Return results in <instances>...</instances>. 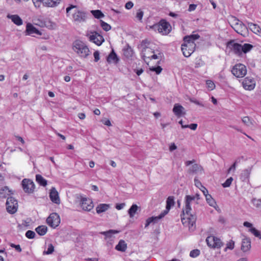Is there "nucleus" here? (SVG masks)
Segmentation results:
<instances>
[{
	"mask_svg": "<svg viewBox=\"0 0 261 261\" xmlns=\"http://www.w3.org/2000/svg\"><path fill=\"white\" fill-rule=\"evenodd\" d=\"M232 73L237 77H242L247 73L246 66L242 64H238L233 66L231 70Z\"/></svg>",
	"mask_w": 261,
	"mask_h": 261,
	"instance_id": "obj_6",
	"label": "nucleus"
},
{
	"mask_svg": "<svg viewBox=\"0 0 261 261\" xmlns=\"http://www.w3.org/2000/svg\"><path fill=\"white\" fill-rule=\"evenodd\" d=\"M138 208V206L135 204H134L131 206L128 211V214L130 218H133Z\"/></svg>",
	"mask_w": 261,
	"mask_h": 261,
	"instance_id": "obj_34",
	"label": "nucleus"
},
{
	"mask_svg": "<svg viewBox=\"0 0 261 261\" xmlns=\"http://www.w3.org/2000/svg\"><path fill=\"white\" fill-rule=\"evenodd\" d=\"M237 165V161H236L231 166V167L229 168L228 170V172L229 173L231 170H234L236 168V166Z\"/></svg>",
	"mask_w": 261,
	"mask_h": 261,
	"instance_id": "obj_64",
	"label": "nucleus"
},
{
	"mask_svg": "<svg viewBox=\"0 0 261 261\" xmlns=\"http://www.w3.org/2000/svg\"><path fill=\"white\" fill-rule=\"evenodd\" d=\"M49 198L51 201L56 204L60 203V200L58 192L55 187H52L49 193Z\"/></svg>",
	"mask_w": 261,
	"mask_h": 261,
	"instance_id": "obj_16",
	"label": "nucleus"
},
{
	"mask_svg": "<svg viewBox=\"0 0 261 261\" xmlns=\"http://www.w3.org/2000/svg\"><path fill=\"white\" fill-rule=\"evenodd\" d=\"M200 37V36L196 34H192L189 36H185L184 38V41L186 42H194L195 40H197L199 39Z\"/></svg>",
	"mask_w": 261,
	"mask_h": 261,
	"instance_id": "obj_30",
	"label": "nucleus"
},
{
	"mask_svg": "<svg viewBox=\"0 0 261 261\" xmlns=\"http://www.w3.org/2000/svg\"><path fill=\"white\" fill-rule=\"evenodd\" d=\"M251 169V167H249L242 171L240 175V179L242 181L246 182L249 181Z\"/></svg>",
	"mask_w": 261,
	"mask_h": 261,
	"instance_id": "obj_19",
	"label": "nucleus"
},
{
	"mask_svg": "<svg viewBox=\"0 0 261 261\" xmlns=\"http://www.w3.org/2000/svg\"><path fill=\"white\" fill-rule=\"evenodd\" d=\"M197 127V124L196 123H192L190 125H186L185 126H182V128H190L192 130H195Z\"/></svg>",
	"mask_w": 261,
	"mask_h": 261,
	"instance_id": "obj_52",
	"label": "nucleus"
},
{
	"mask_svg": "<svg viewBox=\"0 0 261 261\" xmlns=\"http://www.w3.org/2000/svg\"><path fill=\"white\" fill-rule=\"evenodd\" d=\"M242 120L244 124L247 126L250 127L253 125L252 120H251L250 118L248 117H244L242 119Z\"/></svg>",
	"mask_w": 261,
	"mask_h": 261,
	"instance_id": "obj_38",
	"label": "nucleus"
},
{
	"mask_svg": "<svg viewBox=\"0 0 261 261\" xmlns=\"http://www.w3.org/2000/svg\"><path fill=\"white\" fill-rule=\"evenodd\" d=\"M232 180H233L232 177H230L228 178V179H226V180L223 184H222V186L224 188L229 187L230 186V185L231 184Z\"/></svg>",
	"mask_w": 261,
	"mask_h": 261,
	"instance_id": "obj_48",
	"label": "nucleus"
},
{
	"mask_svg": "<svg viewBox=\"0 0 261 261\" xmlns=\"http://www.w3.org/2000/svg\"><path fill=\"white\" fill-rule=\"evenodd\" d=\"M36 180L40 186L43 187H45L47 184V181L40 174L36 175Z\"/></svg>",
	"mask_w": 261,
	"mask_h": 261,
	"instance_id": "obj_31",
	"label": "nucleus"
},
{
	"mask_svg": "<svg viewBox=\"0 0 261 261\" xmlns=\"http://www.w3.org/2000/svg\"><path fill=\"white\" fill-rule=\"evenodd\" d=\"M11 191L9 189L8 187H5L0 190V197L6 198L7 196L10 194Z\"/></svg>",
	"mask_w": 261,
	"mask_h": 261,
	"instance_id": "obj_32",
	"label": "nucleus"
},
{
	"mask_svg": "<svg viewBox=\"0 0 261 261\" xmlns=\"http://www.w3.org/2000/svg\"><path fill=\"white\" fill-rule=\"evenodd\" d=\"M61 0H43V6L47 7H56L59 5Z\"/></svg>",
	"mask_w": 261,
	"mask_h": 261,
	"instance_id": "obj_21",
	"label": "nucleus"
},
{
	"mask_svg": "<svg viewBox=\"0 0 261 261\" xmlns=\"http://www.w3.org/2000/svg\"><path fill=\"white\" fill-rule=\"evenodd\" d=\"M190 101L197 105L200 106V107H205L204 105L202 102H201L194 98H190Z\"/></svg>",
	"mask_w": 261,
	"mask_h": 261,
	"instance_id": "obj_51",
	"label": "nucleus"
},
{
	"mask_svg": "<svg viewBox=\"0 0 261 261\" xmlns=\"http://www.w3.org/2000/svg\"><path fill=\"white\" fill-rule=\"evenodd\" d=\"M119 231L110 229L108 231L101 232L100 233L105 236L106 237H111L112 234L117 233Z\"/></svg>",
	"mask_w": 261,
	"mask_h": 261,
	"instance_id": "obj_39",
	"label": "nucleus"
},
{
	"mask_svg": "<svg viewBox=\"0 0 261 261\" xmlns=\"http://www.w3.org/2000/svg\"><path fill=\"white\" fill-rule=\"evenodd\" d=\"M196 7H197L196 5L190 4L189 7L188 11L190 12L193 11L196 9Z\"/></svg>",
	"mask_w": 261,
	"mask_h": 261,
	"instance_id": "obj_63",
	"label": "nucleus"
},
{
	"mask_svg": "<svg viewBox=\"0 0 261 261\" xmlns=\"http://www.w3.org/2000/svg\"><path fill=\"white\" fill-rule=\"evenodd\" d=\"M200 254V250L198 249H194L191 251L190 256L191 257H196Z\"/></svg>",
	"mask_w": 261,
	"mask_h": 261,
	"instance_id": "obj_47",
	"label": "nucleus"
},
{
	"mask_svg": "<svg viewBox=\"0 0 261 261\" xmlns=\"http://www.w3.org/2000/svg\"><path fill=\"white\" fill-rule=\"evenodd\" d=\"M242 85L245 89L252 90L255 87V82L253 78L247 77L244 80Z\"/></svg>",
	"mask_w": 261,
	"mask_h": 261,
	"instance_id": "obj_12",
	"label": "nucleus"
},
{
	"mask_svg": "<svg viewBox=\"0 0 261 261\" xmlns=\"http://www.w3.org/2000/svg\"><path fill=\"white\" fill-rule=\"evenodd\" d=\"M206 242L209 247L213 248H220L223 245L221 240L213 236L207 237Z\"/></svg>",
	"mask_w": 261,
	"mask_h": 261,
	"instance_id": "obj_8",
	"label": "nucleus"
},
{
	"mask_svg": "<svg viewBox=\"0 0 261 261\" xmlns=\"http://www.w3.org/2000/svg\"><path fill=\"white\" fill-rule=\"evenodd\" d=\"M148 43H149V42L147 40H142V43H141V45L144 46V47L142 49V53H141L142 58L144 60H145V58L146 57V54L145 52H146L147 50H148V51H149V52L154 53V51L151 50V49H150V48H149L148 47H147L146 44H148Z\"/></svg>",
	"mask_w": 261,
	"mask_h": 261,
	"instance_id": "obj_22",
	"label": "nucleus"
},
{
	"mask_svg": "<svg viewBox=\"0 0 261 261\" xmlns=\"http://www.w3.org/2000/svg\"><path fill=\"white\" fill-rule=\"evenodd\" d=\"M73 50L81 57L87 58L90 50L87 45L82 41L76 40L73 43Z\"/></svg>",
	"mask_w": 261,
	"mask_h": 261,
	"instance_id": "obj_2",
	"label": "nucleus"
},
{
	"mask_svg": "<svg viewBox=\"0 0 261 261\" xmlns=\"http://www.w3.org/2000/svg\"><path fill=\"white\" fill-rule=\"evenodd\" d=\"M80 204L84 211H89L93 207V202L91 200L86 198H82Z\"/></svg>",
	"mask_w": 261,
	"mask_h": 261,
	"instance_id": "obj_13",
	"label": "nucleus"
},
{
	"mask_svg": "<svg viewBox=\"0 0 261 261\" xmlns=\"http://www.w3.org/2000/svg\"><path fill=\"white\" fill-rule=\"evenodd\" d=\"M234 246V243L233 241H231L230 242H229L227 244V246L225 248V251H226L227 249L232 250L233 249Z\"/></svg>",
	"mask_w": 261,
	"mask_h": 261,
	"instance_id": "obj_54",
	"label": "nucleus"
},
{
	"mask_svg": "<svg viewBox=\"0 0 261 261\" xmlns=\"http://www.w3.org/2000/svg\"><path fill=\"white\" fill-rule=\"evenodd\" d=\"M100 25L102 29L105 31H108L111 29V27L110 24L101 20H100Z\"/></svg>",
	"mask_w": 261,
	"mask_h": 261,
	"instance_id": "obj_43",
	"label": "nucleus"
},
{
	"mask_svg": "<svg viewBox=\"0 0 261 261\" xmlns=\"http://www.w3.org/2000/svg\"><path fill=\"white\" fill-rule=\"evenodd\" d=\"M149 70L151 71H154L157 74H159L161 72V71L162 70V68H161V66H158L157 67L152 66L149 68Z\"/></svg>",
	"mask_w": 261,
	"mask_h": 261,
	"instance_id": "obj_45",
	"label": "nucleus"
},
{
	"mask_svg": "<svg viewBox=\"0 0 261 261\" xmlns=\"http://www.w3.org/2000/svg\"><path fill=\"white\" fill-rule=\"evenodd\" d=\"M25 32L28 35L35 36L34 34L41 35L42 33L38 29L31 23H28L26 27Z\"/></svg>",
	"mask_w": 261,
	"mask_h": 261,
	"instance_id": "obj_17",
	"label": "nucleus"
},
{
	"mask_svg": "<svg viewBox=\"0 0 261 261\" xmlns=\"http://www.w3.org/2000/svg\"><path fill=\"white\" fill-rule=\"evenodd\" d=\"M6 208L8 213L14 214L17 210V201L13 197H10L7 198L6 202Z\"/></svg>",
	"mask_w": 261,
	"mask_h": 261,
	"instance_id": "obj_7",
	"label": "nucleus"
},
{
	"mask_svg": "<svg viewBox=\"0 0 261 261\" xmlns=\"http://www.w3.org/2000/svg\"><path fill=\"white\" fill-rule=\"evenodd\" d=\"M252 202L254 206H255L256 207H261V203L260 199H253L252 200Z\"/></svg>",
	"mask_w": 261,
	"mask_h": 261,
	"instance_id": "obj_55",
	"label": "nucleus"
},
{
	"mask_svg": "<svg viewBox=\"0 0 261 261\" xmlns=\"http://www.w3.org/2000/svg\"><path fill=\"white\" fill-rule=\"evenodd\" d=\"M196 44L194 42H184L181 45V50L184 56L189 57L194 51Z\"/></svg>",
	"mask_w": 261,
	"mask_h": 261,
	"instance_id": "obj_4",
	"label": "nucleus"
},
{
	"mask_svg": "<svg viewBox=\"0 0 261 261\" xmlns=\"http://www.w3.org/2000/svg\"><path fill=\"white\" fill-rule=\"evenodd\" d=\"M32 2L36 8H39L40 6L41 3L43 4V0H32Z\"/></svg>",
	"mask_w": 261,
	"mask_h": 261,
	"instance_id": "obj_56",
	"label": "nucleus"
},
{
	"mask_svg": "<svg viewBox=\"0 0 261 261\" xmlns=\"http://www.w3.org/2000/svg\"><path fill=\"white\" fill-rule=\"evenodd\" d=\"M174 198L172 196H169L166 200V209L164 210L165 213L167 214L169 213L171 207L174 205Z\"/></svg>",
	"mask_w": 261,
	"mask_h": 261,
	"instance_id": "obj_20",
	"label": "nucleus"
},
{
	"mask_svg": "<svg viewBox=\"0 0 261 261\" xmlns=\"http://www.w3.org/2000/svg\"><path fill=\"white\" fill-rule=\"evenodd\" d=\"M47 224L51 227H57L60 223V218L59 215L54 213L51 214L46 219Z\"/></svg>",
	"mask_w": 261,
	"mask_h": 261,
	"instance_id": "obj_10",
	"label": "nucleus"
},
{
	"mask_svg": "<svg viewBox=\"0 0 261 261\" xmlns=\"http://www.w3.org/2000/svg\"><path fill=\"white\" fill-rule=\"evenodd\" d=\"M203 168L202 167L197 164H195L191 168L189 169V172L190 173H202L203 172Z\"/></svg>",
	"mask_w": 261,
	"mask_h": 261,
	"instance_id": "obj_27",
	"label": "nucleus"
},
{
	"mask_svg": "<svg viewBox=\"0 0 261 261\" xmlns=\"http://www.w3.org/2000/svg\"><path fill=\"white\" fill-rule=\"evenodd\" d=\"M194 182H195V185L198 188H200L201 187H202L203 186L202 185L201 182L196 177H195L194 179Z\"/></svg>",
	"mask_w": 261,
	"mask_h": 261,
	"instance_id": "obj_59",
	"label": "nucleus"
},
{
	"mask_svg": "<svg viewBox=\"0 0 261 261\" xmlns=\"http://www.w3.org/2000/svg\"><path fill=\"white\" fill-rule=\"evenodd\" d=\"M91 13L97 19L104 17V14L101 12L100 10H92Z\"/></svg>",
	"mask_w": 261,
	"mask_h": 261,
	"instance_id": "obj_36",
	"label": "nucleus"
},
{
	"mask_svg": "<svg viewBox=\"0 0 261 261\" xmlns=\"http://www.w3.org/2000/svg\"><path fill=\"white\" fill-rule=\"evenodd\" d=\"M47 228L44 225L38 226L35 230L40 236H44L47 232Z\"/></svg>",
	"mask_w": 261,
	"mask_h": 261,
	"instance_id": "obj_33",
	"label": "nucleus"
},
{
	"mask_svg": "<svg viewBox=\"0 0 261 261\" xmlns=\"http://www.w3.org/2000/svg\"><path fill=\"white\" fill-rule=\"evenodd\" d=\"M110 207L109 204H100L96 207V212L98 214H100L107 211Z\"/></svg>",
	"mask_w": 261,
	"mask_h": 261,
	"instance_id": "obj_29",
	"label": "nucleus"
},
{
	"mask_svg": "<svg viewBox=\"0 0 261 261\" xmlns=\"http://www.w3.org/2000/svg\"><path fill=\"white\" fill-rule=\"evenodd\" d=\"M133 54V49L130 47H128L124 50V55L126 57H132Z\"/></svg>",
	"mask_w": 261,
	"mask_h": 261,
	"instance_id": "obj_44",
	"label": "nucleus"
},
{
	"mask_svg": "<svg viewBox=\"0 0 261 261\" xmlns=\"http://www.w3.org/2000/svg\"><path fill=\"white\" fill-rule=\"evenodd\" d=\"M35 236L36 234L35 232L32 230H28L25 233L26 237L30 239H34Z\"/></svg>",
	"mask_w": 261,
	"mask_h": 261,
	"instance_id": "obj_46",
	"label": "nucleus"
},
{
	"mask_svg": "<svg viewBox=\"0 0 261 261\" xmlns=\"http://www.w3.org/2000/svg\"><path fill=\"white\" fill-rule=\"evenodd\" d=\"M93 56L94 57V61L97 62L100 59L99 58V53L98 51H95L94 54Z\"/></svg>",
	"mask_w": 261,
	"mask_h": 261,
	"instance_id": "obj_58",
	"label": "nucleus"
},
{
	"mask_svg": "<svg viewBox=\"0 0 261 261\" xmlns=\"http://www.w3.org/2000/svg\"><path fill=\"white\" fill-rule=\"evenodd\" d=\"M151 28L154 31H158L163 35L169 33L171 29L170 24L164 20H161L159 23L153 25Z\"/></svg>",
	"mask_w": 261,
	"mask_h": 261,
	"instance_id": "obj_3",
	"label": "nucleus"
},
{
	"mask_svg": "<svg viewBox=\"0 0 261 261\" xmlns=\"http://www.w3.org/2000/svg\"><path fill=\"white\" fill-rule=\"evenodd\" d=\"M241 244V250L244 252L249 251L251 248V240L249 238L243 236Z\"/></svg>",
	"mask_w": 261,
	"mask_h": 261,
	"instance_id": "obj_14",
	"label": "nucleus"
},
{
	"mask_svg": "<svg viewBox=\"0 0 261 261\" xmlns=\"http://www.w3.org/2000/svg\"><path fill=\"white\" fill-rule=\"evenodd\" d=\"M134 4L131 1H129L125 4V7L127 9H130L133 8Z\"/></svg>",
	"mask_w": 261,
	"mask_h": 261,
	"instance_id": "obj_60",
	"label": "nucleus"
},
{
	"mask_svg": "<svg viewBox=\"0 0 261 261\" xmlns=\"http://www.w3.org/2000/svg\"><path fill=\"white\" fill-rule=\"evenodd\" d=\"M199 189L202 192L205 197L206 196V195H208V190L204 186H202V187L199 188Z\"/></svg>",
	"mask_w": 261,
	"mask_h": 261,
	"instance_id": "obj_61",
	"label": "nucleus"
},
{
	"mask_svg": "<svg viewBox=\"0 0 261 261\" xmlns=\"http://www.w3.org/2000/svg\"><path fill=\"white\" fill-rule=\"evenodd\" d=\"M234 31L240 34H242V33L247 30L248 27L244 24L242 22L238 20L233 27Z\"/></svg>",
	"mask_w": 261,
	"mask_h": 261,
	"instance_id": "obj_15",
	"label": "nucleus"
},
{
	"mask_svg": "<svg viewBox=\"0 0 261 261\" xmlns=\"http://www.w3.org/2000/svg\"><path fill=\"white\" fill-rule=\"evenodd\" d=\"M205 198L207 202L210 206L214 207L216 204L215 200L212 198L211 195L208 194L206 195Z\"/></svg>",
	"mask_w": 261,
	"mask_h": 261,
	"instance_id": "obj_40",
	"label": "nucleus"
},
{
	"mask_svg": "<svg viewBox=\"0 0 261 261\" xmlns=\"http://www.w3.org/2000/svg\"><path fill=\"white\" fill-rule=\"evenodd\" d=\"M193 201V198L191 195H186L185 197V207L182 210L181 214V220L184 225H188L189 228L195 225L196 216L190 213L192 210L191 204Z\"/></svg>",
	"mask_w": 261,
	"mask_h": 261,
	"instance_id": "obj_1",
	"label": "nucleus"
},
{
	"mask_svg": "<svg viewBox=\"0 0 261 261\" xmlns=\"http://www.w3.org/2000/svg\"><path fill=\"white\" fill-rule=\"evenodd\" d=\"M127 248V244L124 240H121L116 246L115 249L121 252H124Z\"/></svg>",
	"mask_w": 261,
	"mask_h": 261,
	"instance_id": "obj_28",
	"label": "nucleus"
},
{
	"mask_svg": "<svg viewBox=\"0 0 261 261\" xmlns=\"http://www.w3.org/2000/svg\"><path fill=\"white\" fill-rule=\"evenodd\" d=\"M242 46L243 47V53L244 54H246L249 52L253 47L252 45L249 43H245L243 45H242Z\"/></svg>",
	"mask_w": 261,
	"mask_h": 261,
	"instance_id": "obj_37",
	"label": "nucleus"
},
{
	"mask_svg": "<svg viewBox=\"0 0 261 261\" xmlns=\"http://www.w3.org/2000/svg\"><path fill=\"white\" fill-rule=\"evenodd\" d=\"M125 203H119V204H117L116 205V208L118 210H120L122 208H123V207H124L125 206Z\"/></svg>",
	"mask_w": 261,
	"mask_h": 261,
	"instance_id": "obj_62",
	"label": "nucleus"
},
{
	"mask_svg": "<svg viewBox=\"0 0 261 261\" xmlns=\"http://www.w3.org/2000/svg\"><path fill=\"white\" fill-rule=\"evenodd\" d=\"M231 49L233 51V53L237 55L238 56H240L242 53V49L243 47L242 46V45L238 43H234L232 44V46L231 47Z\"/></svg>",
	"mask_w": 261,
	"mask_h": 261,
	"instance_id": "obj_24",
	"label": "nucleus"
},
{
	"mask_svg": "<svg viewBox=\"0 0 261 261\" xmlns=\"http://www.w3.org/2000/svg\"><path fill=\"white\" fill-rule=\"evenodd\" d=\"M184 108L178 103L175 104L173 109V113L178 117L186 114L185 112H184Z\"/></svg>",
	"mask_w": 261,
	"mask_h": 261,
	"instance_id": "obj_18",
	"label": "nucleus"
},
{
	"mask_svg": "<svg viewBox=\"0 0 261 261\" xmlns=\"http://www.w3.org/2000/svg\"><path fill=\"white\" fill-rule=\"evenodd\" d=\"M7 17L10 19L17 25H20L22 24V20L18 15L8 14Z\"/></svg>",
	"mask_w": 261,
	"mask_h": 261,
	"instance_id": "obj_25",
	"label": "nucleus"
},
{
	"mask_svg": "<svg viewBox=\"0 0 261 261\" xmlns=\"http://www.w3.org/2000/svg\"><path fill=\"white\" fill-rule=\"evenodd\" d=\"M144 13L142 11L139 10L136 14V17L137 18L141 21L142 19V17L143 16Z\"/></svg>",
	"mask_w": 261,
	"mask_h": 261,
	"instance_id": "obj_53",
	"label": "nucleus"
},
{
	"mask_svg": "<svg viewBox=\"0 0 261 261\" xmlns=\"http://www.w3.org/2000/svg\"><path fill=\"white\" fill-rule=\"evenodd\" d=\"M119 58H118L116 54L113 49L111 53L107 57V61L109 63H115L117 64L119 61Z\"/></svg>",
	"mask_w": 261,
	"mask_h": 261,
	"instance_id": "obj_23",
	"label": "nucleus"
},
{
	"mask_svg": "<svg viewBox=\"0 0 261 261\" xmlns=\"http://www.w3.org/2000/svg\"><path fill=\"white\" fill-rule=\"evenodd\" d=\"M206 84L207 86V87L210 90H213L215 87V85L214 83V82L211 80H207L206 81Z\"/></svg>",
	"mask_w": 261,
	"mask_h": 261,
	"instance_id": "obj_50",
	"label": "nucleus"
},
{
	"mask_svg": "<svg viewBox=\"0 0 261 261\" xmlns=\"http://www.w3.org/2000/svg\"><path fill=\"white\" fill-rule=\"evenodd\" d=\"M10 246L12 248H15V250L19 252H20L22 250L19 245H15L14 244H11Z\"/></svg>",
	"mask_w": 261,
	"mask_h": 261,
	"instance_id": "obj_57",
	"label": "nucleus"
},
{
	"mask_svg": "<svg viewBox=\"0 0 261 261\" xmlns=\"http://www.w3.org/2000/svg\"><path fill=\"white\" fill-rule=\"evenodd\" d=\"M249 231L259 239H261V233L260 231L257 230L254 227L250 228Z\"/></svg>",
	"mask_w": 261,
	"mask_h": 261,
	"instance_id": "obj_42",
	"label": "nucleus"
},
{
	"mask_svg": "<svg viewBox=\"0 0 261 261\" xmlns=\"http://www.w3.org/2000/svg\"><path fill=\"white\" fill-rule=\"evenodd\" d=\"M88 13L86 11L76 9L72 14V18L74 22L81 23L86 21L87 18Z\"/></svg>",
	"mask_w": 261,
	"mask_h": 261,
	"instance_id": "obj_5",
	"label": "nucleus"
},
{
	"mask_svg": "<svg viewBox=\"0 0 261 261\" xmlns=\"http://www.w3.org/2000/svg\"><path fill=\"white\" fill-rule=\"evenodd\" d=\"M21 185L23 190L25 193L30 194L34 192L35 186L33 180L24 178L22 180Z\"/></svg>",
	"mask_w": 261,
	"mask_h": 261,
	"instance_id": "obj_9",
	"label": "nucleus"
},
{
	"mask_svg": "<svg viewBox=\"0 0 261 261\" xmlns=\"http://www.w3.org/2000/svg\"><path fill=\"white\" fill-rule=\"evenodd\" d=\"M163 57V54L162 53H159L158 54H154L150 57H148V58L150 59H161Z\"/></svg>",
	"mask_w": 261,
	"mask_h": 261,
	"instance_id": "obj_49",
	"label": "nucleus"
},
{
	"mask_svg": "<svg viewBox=\"0 0 261 261\" xmlns=\"http://www.w3.org/2000/svg\"><path fill=\"white\" fill-rule=\"evenodd\" d=\"M167 215L163 211L158 216L149 217L152 223H156L159 220L164 218Z\"/></svg>",
	"mask_w": 261,
	"mask_h": 261,
	"instance_id": "obj_35",
	"label": "nucleus"
},
{
	"mask_svg": "<svg viewBox=\"0 0 261 261\" xmlns=\"http://www.w3.org/2000/svg\"><path fill=\"white\" fill-rule=\"evenodd\" d=\"M54 251V247L52 244H49L47 250L44 251L43 252V255H49L52 254Z\"/></svg>",
	"mask_w": 261,
	"mask_h": 261,
	"instance_id": "obj_41",
	"label": "nucleus"
},
{
	"mask_svg": "<svg viewBox=\"0 0 261 261\" xmlns=\"http://www.w3.org/2000/svg\"><path fill=\"white\" fill-rule=\"evenodd\" d=\"M249 29L256 34H259L261 33V29L256 24L253 23L252 22H248V27Z\"/></svg>",
	"mask_w": 261,
	"mask_h": 261,
	"instance_id": "obj_26",
	"label": "nucleus"
},
{
	"mask_svg": "<svg viewBox=\"0 0 261 261\" xmlns=\"http://www.w3.org/2000/svg\"><path fill=\"white\" fill-rule=\"evenodd\" d=\"M89 40L97 45H100L104 41L103 37L95 32H91L88 34Z\"/></svg>",
	"mask_w": 261,
	"mask_h": 261,
	"instance_id": "obj_11",
	"label": "nucleus"
}]
</instances>
